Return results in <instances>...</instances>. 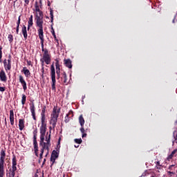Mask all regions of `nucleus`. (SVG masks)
I'll return each instance as SVG.
<instances>
[{
    "mask_svg": "<svg viewBox=\"0 0 177 177\" xmlns=\"http://www.w3.org/2000/svg\"><path fill=\"white\" fill-rule=\"evenodd\" d=\"M35 20L36 21L37 27H44V12L39 9V5H38V1L35 3Z\"/></svg>",
    "mask_w": 177,
    "mask_h": 177,
    "instance_id": "obj_1",
    "label": "nucleus"
},
{
    "mask_svg": "<svg viewBox=\"0 0 177 177\" xmlns=\"http://www.w3.org/2000/svg\"><path fill=\"white\" fill-rule=\"evenodd\" d=\"M45 140V134L40 135V142H39V146H41V150H43V152L44 150H47V154H49V147H50L51 144H50V135H48V133L46 136V142H44Z\"/></svg>",
    "mask_w": 177,
    "mask_h": 177,
    "instance_id": "obj_2",
    "label": "nucleus"
},
{
    "mask_svg": "<svg viewBox=\"0 0 177 177\" xmlns=\"http://www.w3.org/2000/svg\"><path fill=\"white\" fill-rule=\"evenodd\" d=\"M46 111V106H44L41 109V125L40 127V135H46V116L45 112Z\"/></svg>",
    "mask_w": 177,
    "mask_h": 177,
    "instance_id": "obj_3",
    "label": "nucleus"
},
{
    "mask_svg": "<svg viewBox=\"0 0 177 177\" xmlns=\"http://www.w3.org/2000/svg\"><path fill=\"white\" fill-rule=\"evenodd\" d=\"M5 158H6V150L1 149L0 151V177L5 176Z\"/></svg>",
    "mask_w": 177,
    "mask_h": 177,
    "instance_id": "obj_4",
    "label": "nucleus"
},
{
    "mask_svg": "<svg viewBox=\"0 0 177 177\" xmlns=\"http://www.w3.org/2000/svg\"><path fill=\"white\" fill-rule=\"evenodd\" d=\"M17 171V158L16 155H12V168L9 169L8 177H15Z\"/></svg>",
    "mask_w": 177,
    "mask_h": 177,
    "instance_id": "obj_5",
    "label": "nucleus"
},
{
    "mask_svg": "<svg viewBox=\"0 0 177 177\" xmlns=\"http://www.w3.org/2000/svg\"><path fill=\"white\" fill-rule=\"evenodd\" d=\"M39 38L40 39V44L41 45V50L42 52H48L47 48H45L44 47V43L45 42V39L44 38V26L39 27V29L37 30Z\"/></svg>",
    "mask_w": 177,
    "mask_h": 177,
    "instance_id": "obj_6",
    "label": "nucleus"
},
{
    "mask_svg": "<svg viewBox=\"0 0 177 177\" xmlns=\"http://www.w3.org/2000/svg\"><path fill=\"white\" fill-rule=\"evenodd\" d=\"M50 77L52 80V91H56V71L53 64L50 66Z\"/></svg>",
    "mask_w": 177,
    "mask_h": 177,
    "instance_id": "obj_7",
    "label": "nucleus"
},
{
    "mask_svg": "<svg viewBox=\"0 0 177 177\" xmlns=\"http://www.w3.org/2000/svg\"><path fill=\"white\" fill-rule=\"evenodd\" d=\"M50 23H52L50 27H51V30L50 32L52 35L54 37V39L56 41V42L59 44V39H57V37H56V33L55 32V28H53V10L50 11Z\"/></svg>",
    "mask_w": 177,
    "mask_h": 177,
    "instance_id": "obj_8",
    "label": "nucleus"
},
{
    "mask_svg": "<svg viewBox=\"0 0 177 177\" xmlns=\"http://www.w3.org/2000/svg\"><path fill=\"white\" fill-rule=\"evenodd\" d=\"M59 114H60V108L56 109V107L53 108V113L51 114L50 120L52 121L57 122V118H59Z\"/></svg>",
    "mask_w": 177,
    "mask_h": 177,
    "instance_id": "obj_9",
    "label": "nucleus"
},
{
    "mask_svg": "<svg viewBox=\"0 0 177 177\" xmlns=\"http://www.w3.org/2000/svg\"><path fill=\"white\" fill-rule=\"evenodd\" d=\"M41 60L44 61L46 64H50L51 58L49 51H46L43 53V57L41 58Z\"/></svg>",
    "mask_w": 177,
    "mask_h": 177,
    "instance_id": "obj_10",
    "label": "nucleus"
},
{
    "mask_svg": "<svg viewBox=\"0 0 177 177\" xmlns=\"http://www.w3.org/2000/svg\"><path fill=\"white\" fill-rule=\"evenodd\" d=\"M29 106L32 118L35 121H37V117L35 116V104H34V102H32V103H30Z\"/></svg>",
    "mask_w": 177,
    "mask_h": 177,
    "instance_id": "obj_11",
    "label": "nucleus"
},
{
    "mask_svg": "<svg viewBox=\"0 0 177 177\" xmlns=\"http://www.w3.org/2000/svg\"><path fill=\"white\" fill-rule=\"evenodd\" d=\"M59 158V152L56 150H53L52 153H51V157H50V161L53 162L51 165H53L55 164V162L56 161V158Z\"/></svg>",
    "mask_w": 177,
    "mask_h": 177,
    "instance_id": "obj_12",
    "label": "nucleus"
},
{
    "mask_svg": "<svg viewBox=\"0 0 177 177\" xmlns=\"http://www.w3.org/2000/svg\"><path fill=\"white\" fill-rule=\"evenodd\" d=\"M19 80L24 92H26V91H27V82H26V80H24V77L22 75L19 76Z\"/></svg>",
    "mask_w": 177,
    "mask_h": 177,
    "instance_id": "obj_13",
    "label": "nucleus"
},
{
    "mask_svg": "<svg viewBox=\"0 0 177 177\" xmlns=\"http://www.w3.org/2000/svg\"><path fill=\"white\" fill-rule=\"evenodd\" d=\"M55 66H56V74L57 80H60V64H59V59H55Z\"/></svg>",
    "mask_w": 177,
    "mask_h": 177,
    "instance_id": "obj_14",
    "label": "nucleus"
},
{
    "mask_svg": "<svg viewBox=\"0 0 177 177\" xmlns=\"http://www.w3.org/2000/svg\"><path fill=\"white\" fill-rule=\"evenodd\" d=\"M61 82L62 84H65V85H67L68 84V79H67V74H66V72H63L60 74Z\"/></svg>",
    "mask_w": 177,
    "mask_h": 177,
    "instance_id": "obj_15",
    "label": "nucleus"
},
{
    "mask_svg": "<svg viewBox=\"0 0 177 177\" xmlns=\"http://www.w3.org/2000/svg\"><path fill=\"white\" fill-rule=\"evenodd\" d=\"M73 117H74V113L73 112L72 110L69 111V112L65 116V120H64V122H66V124H67V122H70V120H71V118H73Z\"/></svg>",
    "mask_w": 177,
    "mask_h": 177,
    "instance_id": "obj_16",
    "label": "nucleus"
},
{
    "mask_svg": "<svg viewBox=\"0 0 177 177\" xmlns=\"http://www.w3.org/2000/svg\"><path fill=\"white\" fill-rule=\"evenodd\" d=\"M0 80L2 82H6V81H8V77H6V73L3 70L0 71Z\"/></svg>",
    "mask_w": 177,
    "mask_h": 177,
    "instance_id": "obj_17",
    "label": "nucleus"
},
{
    "mask_svg": "<svg viewBox=\"0 0 177 177\" xmlns=\"http://www.w3.org/2000/svg\"><path fill=\"white\" fill-rule=\"evenodd\" d=\"M64 64L68 68H73V64H72L71 59H64Z\"/></svg>",
    "mask_w": 177,
    "mask_h": 177,
    "instance_id": "obj_18",
    "label": "nucleus"
},
{
    "mask_svg": "<svg viewBox=\"0 0 177 177\" xmlns=\"http://www.w3.org/2000/svg\"><path fill=\"white\" fill-rule=\"evenodd\" d=\"M27 30H28L27 26H26V25H24L22 26L21 32L24 35L25 41L27 39V38H28V35L27 34Z\"/></svg>",
    "mask_w": 177,
    "mask_h": 177,
    "instance_id": "obj_19",
    "label": "nucleus"
},
{
    "mask_svg": "<svg viewBox=\"0 0 177 177\" xmlns=\"http://www.w3.org/2000/svg\"><path fill=\"white\" fill-rule=\"evenodd\" d=\"M10 122L11 125H15V113L12 109L10 111Z\"/></svg>",
    "mask_w": 177,
    "mask_h": 177,
    "instance_id": "obj_20",
    "label": "nucleus"
},
{
    "mask_svg": "<svg viewBox=\"0 0 177 177\" xmlns=\"http://www.w3.org/2000/svg\"><path fill=\"white\" fill-rule=\"evenodd\" d=\"M4 68L6 71H10L12 69V64H8V60H3Z\"/></svg>",
    "mask_w": 177,
    "mask_h": 177,
    "instance_id": "obj_21",
    "label": "nucleus"
},
{
    "mask_svg": "<svg viewBox=\"0 0 177 177\" xmlns=\"http://www.w3.org/2000/svg\"><path fill=\"white\" fill-rule=\"evenodd\" d=\"M32 19H33V16L32 15L29 17V19H28V28H27L28 31H30V28H31V26H33V24H34Z\"/></svg>",
    "mask_w": 177,
    "mask_h": 177,
    "instance_id": "obj_22",
    "label": "nucleus"
},
{
    "mask_svg": "<svg viewBox=\"0 0 177 177\" xmlns=\"http://www.w3.org/2000/svg\"><path fill=\"white\" fill-rule=\"evenodd\" d=\"M177 156V149H174L170 155L168 156L167 160L168 161H171L174 157Z\"/></svg>",
    "mask_w": 177,
    "mask_h": 177,
    "instance_id": "obj_23",
    "label": "nucleus"
},
{
    "mask_svg": "<svg viewBox=\"0 0 177 177\" xmlns=\"http://www.w3.org/2000/svg\"><path fill=\"white\" fill-rule=\"evenodd\" d=\"M19 127L20 131H23L24 129V119H19Z\"/></svg>",
    "mask_w": 177,
    "mask_h": 177,
    "instance_id": "obj_24",
    "label": "nucleus"
},
{
    "mask_svg": "<svg viewBox=\"0 0 177 177\" xmlns=\"http://www.w3.org/2000/svg\"><path fill=\"white\" fill-rule=\"evenodd\" d=\"M23 73L26 77H30V75H31V73L30 72V70L27 69V67H24Z\"/></svg>",
    "mask_w": 177,
    "mask_h": 177,
    "instance_id": "obj_25",
    "label": "nucleus"
},
{
    "mask_svg": "<svg viewBox=\"0 0 177 177\" xmlns=\"http://www.w3.org/2000/svg\"><path fill=\"white\" fill-rule=\"evenodd\" d=\"M79 122L81 127H84L85 124V120L84 119V116L82 115H80L79 117Z\"/></svg>",
    "mask_w": 177,
    "mask_h": 177,
    "instance_id": "obj_26",
    "label": "nucleus"
},
{
    "mask_svg": "<svg viewBox=\"0 0 177 177\" xmlns=\"http://www.w3.org/2000/svg\"><path fill=\"white\" fill-rule=\"evenodd\" d=\"M26 102H27V96L26 94H22L21 104L24 106L26 104Z\"/></svg>",
    "mask_w": 177,
    "mask_h": 177,
    "instance_id": "obj_27",
    "label": "nucleus"
},
{
    "mask_svg": "<svg viewBox=\"0 0 177 177\" xmlns=\"http://www.w3.org/2000/svg\"><path fill=\"white\" fill-rule=\"evenodd\" d=\"M50 125H52L53 129L55 131V128H56V125L57 124V122L55 120H51L50 121Z\"/></svg>",
    "mask_w": 177,
    "mask_h": 177,
    "instance_id": "obj_28",
    "label": "nucleus"
},
{
    "mask_svg": "<svg viewBox=\"0 0 177 177\" xmlns=\"http://www.w3.org/2000/svg\"><path fill=\"white\" fill-rule=\"evenodd\" d=\"M8 39L10 44H12V42H13V35H10V34L8 35Z\"/></svg>",
    "mask_w": 177,
    "mask_h": 177,
    "instance_id": "obj_29",
    "label": "nucleus"
},
{
    "mask_svg": "<svg viewBox=\"0 0 177 177\" xmlns=\"http://www.w3.org/2000/svg\"><path fill=\"white\" fill-rule=\"evenodd\" d=\"M74 140L77 145H81V143H82V139L81 138H75Z\"/></svg>",
    "mask_w": 177,
    "mask_h": 177,
    "instance_id": "obj_30",
    "label": "nucleus"
},
{
    "mask_svg": "<svg viewBox=\"0 0 177 177\" xmlns=\"http://www.w3.org/2000/svg\"><path fill=\"white\" fill-rule=\"evenodd\" d=\"M34 150H35V156L37 157H38V145H36V146H34Z\"/></svg>",
    "mask_w": 177,
    "mask_h": 177,
    "instance_id": "obj_31",
    "label": "nucleus"
},
{
    "mask_svg": "<svg viewBox=\"0 0 177 177\" xmlns=\"http://www.w3.org/2000/svg\"><path fill=\"white\" fill-rule=\"evenodd\" d=\"M2 46H0V63H2Z\"/></svg>",
    "mask_w": 177,
    "mask_h": 177,
    "instance_id": "obj_32",
    "label": "nucleus"
},
{
    "mask_svg": "<svg viewBox=\"0 0 177 177\" xmlns=\"http://www.w3.org/2000/svg\"><path fill=\"white\" fill-rule=\"evenodd\" d=\"M33 146H38V142H37V138H33Z\"/></svg>",
    "mask_w": 177,
    "mask_h": 177,
    "instance_id": "obj_33",
    "label": "nucleus"
},
{
    "mask_svg": "<svg viewBox=\"0 0 177 177\" xmlns=\"http://www.w3.org/2000/svg\"><path fill=\"white\" fill-rule=\"evenodd\" d=\"M21 19L20 18V16L18 17V20L17 21V27H20V21Z\"/></svg>",
    "mask_w": 177,
    "mask_h": 177,
    "instance_id": "obj_34",
    "label": "nucleus"
},
{
    "mask_svg": "<svg viewBox=\"0 0 177 177\" xmlns=\"http://www.w3.org/2000/svg\"><path fill=\"white\" fill-rule=\"evenodd\" d=\"M8 64H12V56L9 55L8 56Z\"/></svg>",
    "mask_w": 177,
    "mask_h": 177,
    "instance_id": "obj_35",
    "label": "nucleus"
},
{
    "mask_svg": "<svg viewBox=\"0 0 177 177\" xmlns=\"http://www.w3.org/2000/svg\"><path fill=\"white\" fill-rule=\"evenodd\" d=\"M37 133H38V130L35 129L33 131V138H37Z\"/></svg>",
    "mask_w": 177,
    "mask_h": 177,
    "instance_id": "obj_36",
    "label": "nucleus"
},
{
    "mask_svg": "<svg viewBox=\"0 0 177 177\" xmlns=\"http://www.w3.org/2000/svg\"><path fill=\"white\" fill-rule=\"evenodd\" d=\"M40 160H42V156H44V149H41V153H40Z\"/></svg>",
    "mask_w": 177,
    "mask_h": 177,
    "instance_id": "obj_37",
    "label": "nucleus"
},
{
    "mask_svg": "<svg viewBox=\"0 0 177 177\" xmlns=\"http://www.w3.org/2000/svg\"><path fill=\"white\" fill-rule=\"evenodd\" d=\"M176 21H177V19H176V15H175L174 17V19H173V20H172V23H173V24H175V23H176Z\"/></svg>",
    "mask_w": 177,
    "mask_h": 177,
    "instance_id": "obj_38",
    "label": "nucleus"
},
{
    "mask_svg": "<svg viewBox=\"0 0 177 177\" xmlns=\"http://www.w3.org/2000/svg\"><path fill=\"white\" fill-rule=\"evenodd\" d=\"M80 131L82 133H85V129H84V127H81Z\"/></svg>",
    "mask_w": 177,
    "mask_h": 177,
    "instance_id": "obj_39",
    "label": "nucleus"
},
{
    "mask_svg": "<svg viewBox=\"0 0 177 177\" xmlns=\"http://www.w3.org/2000/svg\"><path fill=\"white\" fill-rule=\"evenodd\" d=\"M24 2H25L24 6H27V5L30 3V0H24Z\"/></svg>",
    "mask_w": 177,
    "mask_h": 177,
    "instance_id": "obj_40",
    "label": "nucleus"
},
{
    "mask_svg": "<svg viewBox=\"0 0 177 177\" xmlns=\"http://www.w3.org/2000/svg\"><path fill=\"white\" fill-rule=\"evenodd\" d=\"M5 91H6V88L5 87L0 86V92H5Z\"/></svg>",
    "mask_w": 177,
    "mask_h": 177,
    "instance_id": "obj_41",
    "label": "nucleus"
},
{
    "mask_svg": "<svg viewBox=\"0 0 177 177\" xmlns=\"http://www.w3.org/2000/svg\"><path fill=\"white\" fill-rule=\"evenodd\" d=\"M167 174L170 175V176H172V175H175V172L174 171H167Z\"/></svg>",
    "mask_w": 177,
    "mask_h": 177,
    "instance_id": "obj_42",
    "label": "nucleus"
},
{
    "mask_svg": "<svg viewBox=\"0 0 177 177\" xmlns=\"http://www.w3.org/2000/svg\"><path fill=\"white\" fill-rule=\"evenodd\" d=\"M175 132H176V131H174L173 135H174V139H175V140H176V143H177V133H176V134L175 135Z\"/></svg>",
    "mask_w": 177,
    "mask_h": 177,
    "instance_id": "obj_43",
    "label": "nucleus"
},
{
    "mask_svg": "<svg viewBox=\"0 0 177 177\" xmlns=\"http://www.w3.org/2000/svg\"><path fill=\"white\" fill-rule=\"evenodd\" d=\"M155 164H156V167H162V165L160 164V161L155 162Z\"/></svg>",
    "mask_w": 177,
    "mask_h": 177,
    "instance_id": "obj_44",
    "label": "nucleus"
},
{
    "mask_svg": "<svg viewBox=\"0 0 177 177\" xmlns=\"http://www.w3.org/2000/svg\"><path fill=\"white\" fill-rule=\"evenodd\" d=\"M40 62H41V64L42 67H44L45 61H43L41 59H40Z\"/></svg>",
    "mask_w": 177,
    "mask_h": 177,
    "instance_id": "obj_45",
    "label": "nucleus"
},
{
    "mask_svg": "<svg viewBox=\"0 0 177 177\" xmlns=\"http://www.w3.org/2000/svg\"><path fill=\"white\" fill-rule=\"evenodd\" d=\"M52 128H53L52 126L49 127L50 133L48 135H50V133H52Z\"/></svg>",
    "mask_w": 177,
    "mask_h": 177,
    "instance_id": "obj_46",
    "label": "nucleus"
},
{
    "mask_svg": "<svg viewBox=\"0 0 177 177\" xmlns=\"http://www.w3.org/2000/svg\"><path fill=\"white\" fill-rule=\"evenodd\" d=\"M20 26H17L16 28V33L17 34H19V28Z\"/></svg>",
    "mask_w": 177,
    "mask_h": 177,
    "instance_id": "obj_47",
    "label": "nucleus"
},
{
    "mask_svg": "<svg viewBox=\"0 0 177 177\" xmlns=\"http://www.w3.org/2000/svg\"><path fill=\"white\" fill-rule=\"evenodd\" d=\"M33 177H38V172H37L36 174H35ZM42 177H44V174H42Z\"/></svg>",
    "mask_w": 177,
    "mask_h": 177,
    "instance_id": "obj_48",
    "label": "nucleus"
},
{
    "mask_svg": "<svg viewBox=\"0 0 177 177\" xmlns=\"http://www.w3.org/2000/svg\"><path fill=\"white\" fill-rule=\"evenodd\" d=\"M82 138H86V133H82Z\"/></svg>",
    "mask_w": 177,
    "mask_h": 177,
    "instance_id": "obj_49",
    "label": "nucleus"
},
{
    "mask_svg": "<svg viewBox=\"0 0 177 177\" xmlns=\"http://www.w3.org/2000/svg\"><path fill=\"white\" fill-rule=\"evenodd\" d=\"M45 162H46V159H44V161H43L42 165H45Z\"/></svg>",
    "mask_w": 177,
    "mask_h": 177,
    "instance_id": "obj_50",
    "label": "nucleus"
},
{
    "mask_svg": "<svg viewBox=\"0 0 177 177\" xmlns=\"http://www.w3.org/2000/svg\"><path fill=\"white\" fill-rule=\"evenodd\" d=\"M156 169H161V167L160 166H156Z\"/></svg>",
    "mask_w": 177,
    "mask_h": 177,
    "instance_id": "obj_51",
    "label": "nucleus"
},
{
    "mask_svg": "<svg viewBox=\"0 0 177 177\" xmlns=\"http://www.w3.org/2000/svg\"><path fill=\"white\" fill-rule=\"evenodd\" d=\"M5 125L8 126V122L6 121V118H5Z\"/></svg>",
    "mask_w": 177,
    "mask_h": 177,
    "instance_id": "obj_52",
    "label": "nucleus"
},
{
    "mask_svg": "<svg viewBox=\"0 0 177 177\" xmlns=\"http://www.w3.org/2000/svg\"><path fill=\"white\" fill-rule=\"evenodd\" d=\"M174 167V165H170L169 167V169H172V167Z\"/></svg>",
    "mask_w": 177,
    "mask_h": 177,
    "instance_id": "obj_53",
    "label": "nucleus"
},
{
    "mask_svg": "<svg viewBox=\"0 0 177 177\" xmlns=\"http://www.w3.org/2000/svg\"><path fill=\"white\" fill-rule=\"evenodd\" d=\"M28 66H30L31 65V61L28 62Z\"/></svg>",
    "mask_w": 177,
    "mask_h": 177,
    "instance_id": "obj_54",
    "label": "nucleus"
},
{
    "mask_svg": "<svg viewBox=\"0 0 177 177\" xmlns=\"http://www.w3.org/2000/svg\"><path fill=\"white\" fill-rule=\"evenodd\" d=\"M40 5H42V0H39Z\"/></svg>",
    "mask_w": 177,
    "mask_h": 177,
    "instance_id": "obj_55",
    "label": "nucleus"
},
{
    "mask_svg": "<svg viewBox=\"0 0 177 177\" xmlns=\"http://www.w3.org/2000/svg\"><path fill=\"white\" fill-rule=\"evenodd\" d=\"M58 143H59V144L60 143V138H59V142H58Z\"/></svg>",
    "mask_w": 177,
    "mask_h": 177,
    "instance_id": "obj_56",
    "label": "nucleus"
},
{
    "mask_svg": "<svg viewBox=\"0 0 177 177\" xmlns=\"http://www.w3.org/2000/svg\"><path fill=\"white\" fill-rule=\"evenodd\" d=\"M75 147H76V148H77V147H78V146H77V145H75Z\"/></svg>",
    "mask_w": 177,
    "mask_h": 177,
    "instance_id": "obj_57",
    "label": "nucleus"
},
{
    "mask_svg": "<svg viewBox=\"0 0 177 177\" xmlns=\"http://www.w3.org/2000/svg\"><path fill=\"white\" fill-rule=\"evenodd\" d=\"M48 156V153H46V157H47Z\"/></svg>",
    "mask_w": 177,
    "mask_h": 177,
    "instance_id": "obj_58",
    "label": "nucleus"
},
{
    "mask_svg": "<svg viewBox=\"0 0 177 177\" xmlns=\"http://www.w3.org/2000/svg\"><path fill=\"white\" fill-rule=\"evenodd\" d=\"M151 177H155L154 176H151Z\"/></svg>",
    "mask_w": 177,
    "mask_h": 177,
    "instance_id": "obj_59",
    "label": "nucleus"
}]
</instances>
